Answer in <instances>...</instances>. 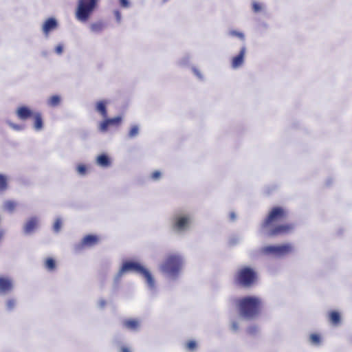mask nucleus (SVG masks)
<instances>
[{
    "label": "nucleus",
    "instance_id": "f257e3e1",
    "mask_svg": "<svg viewBox=\"0 0 352 352\" xmlns=\"http://www.w3.org/2000/svg\"><path fill=\"white\" fill-rule=\"evenodd\" d=\"M287 217L288 212L284 208L273 207L262 222L261 229L269 236L287 234L294 228L293 223H283Z\"/></svg>",
    "mask_w": 352,
    "mask_h": 352
},
{
    "label": "nucleus",
    "instance_id": "f03ea898",
    "mask_svg": "<svg viewBox=\"0 0 352 352\" xmlns=\"http://www.w3.org/2000/svg\"><path fill=\"white\" fill-rule=\"evenodd\" d=\"M237 305L242 317L252 318L260 313L262 302L256 297L247 296L239 299Z\"/></svg>",
    "mask_w": 352,
    "mask_h": 352
},
{
    "label": "nucleus",
    "instance_id": "7ed1b4c3",
    "mask_svg": "<svg viewBox=\"0 0 352 352\" xmlns=\"http://www.w3.org/2000/svg\"><path fill=\"white\" fill-rule=\"evenodd\" d=\"M129 271H134L142 274L145 278L148 285L150 287H154L155 282L152 275L146 269H145L138 263L132 261H126L124 263L118 272V276H121L124 272Z\"/></svg>",
    "mask_w": 352,
    "mask_h": 352
},
{
    "label": "nucleus",
    "instance_id": "20e7f679",
    "mask_svg": "<svg viewBox=\"0 0 352 352\" xmlns=\"http://www.w3.org/2000/svg\"><path fill=\"white\" fill-rule=\"evenodd\" d=\"M98 0H78L76 17L80 21H87L97 6Z\"/></svg>",
    "mask_w": 352,
    "mask_h": 352
},
{
    "label": "nucleus",
    "instance_id": "39448f33",
    "mask_svg": "<svg viewBox=\"0 0 352 352\" xmlns=\"http://www.w3.org/2000/svg\"><path fill=\"white\" fill-rule=\"evenodd\" d=\"M182 266V259L177 254H169L161 266L163 272L170 276H176Z\"/></svg>",
    "mask_w": 352,
    "mask_h": 352
},
{
    "label": "nucleus",
    "instance_id": "423d86ee",
    "mask_svg": "<svg viewBox=\"0 0 352 352\" xmlns=\"http://www.w3.org/2000/svg\"><path fill=\"white\" fill-rule=\"evenodd\" d=\"M256 272L248 267L239 270L235 276L236 283L243 287H250L256 281Z\"/></svg>",
    "mask_w": 352,
    "mask_h": 352
},
{
    "label": "nucleus",
    "instance_id": "0eeeda50",
    "mask_svg": "<svg viewBox=\"0 0 352 352\" xmlns=\"http://www.w3.org/2000/svg\"><path fill=\"white\" fill-rule=\"evenodd\" d=\"M292 250V245L288 243L281 245H267L263 247L261 250L262 252L265 254L277 256L287 254L290 253Z\"/></svg>",
    "mask_w": 352,
    "mask_h": 352
},
{
    "label": "nucleus",
    "instance_id": "6e6552de",
    "mask_svg": "<svg viewBox=\"0 0 352 352\" xmlns=\"http://www.w3.org/2000/svg\"><path fill=\"white\" fill-rule=\"evenodd\" d=\"M100 241V238L97 235L87 234L85 236L80 243L78 245L79 249L89 248L97 245Z\"/></svg>",
    "mask_w": 352,
    "mask_h": 352
},
{
    "label": "nucleus",
    "instance_id": "1a4fd4ad",
    "mask_svg": "<svg viewBox=\"0 0 352 352\" xmlns=\"http://www.w3.org/2000/svg\"><path fill=\"white\" fill-rule=\"evenodd\" d=\"M245 54V47H243L239 54L234 56L232 59L231 65L232 67L234 69H236L239 67H241L244 61V57Z\"/></svg>",
    "mask_w": 352,
    "mask_h": 352
},
{
    "label": "nucleus",
    "instance_id": "9d476101",
    "mask_svg": "<svg viewBox=\"0 0 352 352\" xmlns=\"http://www.w3.org/2000/svg\"><path fill=\"white\" fill-rule=\"evenodd\" d=\"M34 112H33L28 107L22 106L17 109L16 116L21 120H27L32 117Z\"/></svg>",
    "mask_w": 352,
    "mask_h": 352
},
{
    "label": "nucleus",
    "instance_id": "9b49d317",
    "mask_svg": "<svg viewBox=\"0 0 352 352\" xmlns=\"http://www.w3.org/2000/svg\"><path fill=\"white\" fill-rule=\"evenodd\" d=\"M38 224V219L34 217H31L30 219H28L27 221V222L25 223V224L24 226V228H23L24 232L26 234L32 233L33 231H34L37 228Z\"/></svg>",
    "mask_w": 352,
    "mask_h": 352
},
{
    "label": "nucleus",
    "instance_id": "f8f14e48",
    "mask_svg": "<svg viewBox=\"0 0 352 352\" xmlns=\"http://www.w3.org/2000/svg\"><path fill=\"white\" fill-rule=\"evenodd\" d=\"M189 223V218L188 217H179L175 219L173 228L175 230H184Z\"/></svg>",
    "mask_w": 352,
    "mask_h": 352
},
{
    "label": "nucleus",
    "instance_id": "ddd939ff",
    "mask_svg": "<svg viewBox=\"0 0 352 352\" xmlns=\"http://www.w3.org/2000/svg\"><path fill=\"white\" fill-rule=\"evenodd\" d=\"M57 27V22L53 18L48 19L43 26V31L45 34L47 35L49 32Z\"/></svg>",
    "mask_w": 352,
    "mask_h": 352
},
{
    "label": "nucleus",
    "instance_id": "4468645a",
    "mask_svg": "<svg viewBox=\"0 0 352 352\" xmlns=\"http://www.w3.org/2000/svg\"><path fill=\"white\" fill-rule=\"evenodd\" d=\"M12 284L10 279L0 277V292L6 293L12 289Z\"/></svg>",
    "mask_w": 352,
    "mask_h": 352
},
{
    "label": "nucleus",
    "instance_id": "2eb2a0df",
    "mask_svg": "<svg viewBox=\"0 0 352 352\" xmlns=\"http://www.w3.org/2000/svg\"><path fill=\"white\" fill-rule=\"evenodd\" d=\"M34 119V127L36 131H40L43 129V122L42 115L40 112H34L32 117Z\"/></svg>",
    "mask_w": 352,
    "mask_h": 352
},
{
    "label": "nucleus",
    "instance_id": "dca6fc26",
    "mask_svg": "<svg viewBox=\"0 0 352 352\" xmlns=\"http://www.w3.org/2000/svg\"><path fill=\"white\" fill-rule=\"evenodd\" d=\"M97 164L103 167H107L110 166L111 161L109 157L105 154H102L97 157Z\"/></svg>",
    "mask_w": 352,
    "mask_h": 352
},
{
    "label": "nucleus",
    "instance_id": "f3484780",
    "mask_svg": "<svg viewBox=\"0 0 352 352\" xmlns=\"http://www.w3.org/2000/svg\"><path fill=\"white\" fill-rule=\"evenodd\" d=\"M329 321L333 325L340 324L341 318L340 314L336 311H331L329 314Z\"/></svg>",
    "mask_w": 352,
    "mask_h": 352
},
{
    "label": "nucleus",
    "instance_id": "a211bd4d",
    "mask_svg": "<svg viewBox=\"0 0 352 352\" xmlns=\"http://www.w3.org/2000/svg\"><path fill=\"white\" fill-rule=\"evenodd\" d=\"M124 326L131 330H135L139 327V322L135 319H129L124 322Z\"/></svg>",
    "mask_w": 352,
    "mask_h": 352
},
{
    "label": "nucleus",
    "instance_id": "6ab92c4d",
    "mask_svg": "<svg viewBox=\"0 0 352 352\" xmlns=\"http://www.w3.org/2000/svg\"><path fill=\"white\" fill-rule=\"evenodd\" d=\"M96 109L103 118H106L107 117L106 104L104 101H99L97 103Z\"/></svg>",
    "mask_w": 352,
    "mask_h": 352
},
{
    "label": "nucleus",
    "instance_id": "aec40b11",
    "mask_svg": "<svg viewBox=\"0 0 352 352\" xmlns=\"http://www.w3.org/2000/svg\"><path fill=\"white\" fill-rule=\"evenodd\" d=\"M16 206H17V204L14 201L8 200V201H5V203L3 204V208L8 212H12L14 210Z\"/></svg>",
    "mask_w": 352,
    "mask_h": 352
},
{
    "label": "nucleus",
    "instance_id": "412c9836",
    "mask_svg": "<svg viewBox=\"0 0 352 352\" xmlns=\"http://www.w3.org/2000/svg\"><path fill=\"white\" fill-rule=\"evenodd\" d=\"M45 267L49 271H53L56 268V262L55 261L50 257L46 258L45 261Z\"/></svg>",
    "mask_w": 352,
    "mask_h": 352
},
{
    "label": "nucleus",
    "instance_id": "4be33fe9",
    "mask_svg": "<svg viewBox=\"0 0 352 352\" xmlns=\"http://www.w3.org/2000/svg\"><path fill=\"white\" fill-rule=\"evenodd\" d=\"M104 29V24L101 22H97L91 25V30L94 32H100Z\"/></svg>",
    "mask_w": 352,
    "mask_h": 352
},
{
    "label": "nucleus",
    "instance_id": "5701e85b",
    "mask_svg": "<svg viewBox=\"0 0 352 352\" xmlns=\"http://www.w3.org/2000/svg\"><path fill=\"white\" fill-rule=\"evenodd\" d=\"M8 188L7 178L5 175L0 174V192L5 191Z\"/></svg>",
    "mask_w": 352,
    "mask_h": 352
},
{
    "label": "nucleus",
    "instance_id": "b1692460",
    "mask_svg": "<svg viewBox=\"0 0 352 352\" xmlns=\"http://www.w3.org/2000/svg\"><path fill=\"white\" fill-rule=\"evenodd\" d=\"M60 98L58 96L54 95L50 98L49 104L52 107H56L60 104Z\"/></svg>",
    "mask_w": 352,
    "mask_h": 352
},
{
    "label": "nucleus",
    "instance_id": "393cba45",
    "mask_svg": "<svg viewBox=\"0 0 352 352\" xmlns=\"http://www.w3.org/2000/svg\"><path fill=\"white\" fill-rule=\"evenodd\" d=\"M138 132H139L138 126L137 125H133L131 126V128L129 132V136L130 138H133L138 134Z\"/></svg>",
    "mask_w": 352,
    "mask_h": 352
},
{
    "label": "nucleus",
    "instance_id": "a878e982",
    "mask_svg": "<svg viewBox=\"0 0 352 352\" xmlns=\"http://www.w3.org/2000/svg\"><path fill=\"white\" fill-rule=\"evenodd\" d=\"M310 340L313 344H318L320 342V336L318 334L313 333L310 336Z\"/></svg>",
    "mask_w": 352,
    "mask_h": 352
},
{
    "label": "nucleus",
    "instance_id": "bb28decb",
    "mask_svg": "<svg viewBox=\"0 0 352 352\" xmlns=\"http://www.w3.org/2000/svg\"><path fill=\"white\" fill-rule=\"evenodd\" d=\"M110 126L107 119H105L103 122H102L100 124V130L102 132H105L108 127Z\"/></svg>",
    "mask_w": 352,
    "mask_h": 352
},
{
    "label": "nucleus",
    "instance_id": "cd10ccee",
    "mask_svg": "<svg viewBox=\"0 0 352 352\" xmlns=\"http://www.w3.org/2000/svg\"><path fill=\"white\" fill-rule=\"evenodd\" d=\"M121 118L119 116L113 118L107 119L110 125H118L121 122Z\"/></svg>",
    "mask_w": 352,
    "mask_h": 352
},
{
    "label": "nucleus",
    "instance_id": "c85d7f7f",
    "mask_svg": "<svg viewBox=\"0 0 352 352\" xmlns=\"http://www.w3.org/2000/svg\"><path fill=\"white\" fill-rule=\"evenodd\" d=\"M229 34L232 36H236L241 40L244 39V35L242 32H238L236 30H231L229 32Z\"/></svg>",
    "mask_w": 352,
    "mask_h": 352
},
{
    "label": "nucleus",
    "instance_id": "c756f323",
    "mask_svg": "<svg viewBox=\"0 0 352 352\" xmlns=\"http://www.w3.org/2000/svg\"><path fill=\"white\" fill-rule=\"evenodd\" d=\"M186 346L189 351H194L197 347V343L194 340H190L187 342Z\"/></svg>",
    "mask_w": 352,
    "mask_h": 352
},
{
    "label": "nucleus",
    "instance_id": "7c9ffc66",
    "mask_svg": "<svg viewBox=\"0 0 352 352\" xmlns=\"http://www.w3.org/2000/svg\"><path fill=\"white\" fill-rule=\"evenodd\" d=\"M76 169H77L78 173L81 175H85L87 172V167L84 164L78 165Z\"/></svg>",
    "mask_w": 352,
    "mask_h": 352
},
{
    "label": "nucleus",
    "instance_id": "2f4dec72",
    "mask_svg": "<svg viewBox=\"0 0 352 352\" xmlns=\"http://www.w3.org/2000/svg\"><path fill=\"white\" fill-rule=\"evenodd\" d=\"M62 222L60 219H56L54 224V230L56 232H58L60 229Z\"/></svg>",
    "mask_w": 352,
    "mask_h": 352
},
{
    "label": "nucleus",
    "instance_id": "473e14b6",
    "mask_svg": "<svg viewBox=\"0 0 352 352\" xmlns=\"http://www.w3.org/2000/svg\"><path fill=\"white\" fill-rule=\"evenodd\" d=\"M252 9L254 12H258L261 10V6L257 2H254L252 3Z\"/></svg>",
    "mask_w": 352,
    "mask_h": 352
},
{
    "label": "nucleus",
    "instance_id": "72a5a7b5",
    "mask_svg": "<svg viewBox=\"0 0 352 352\" xmlns=\"http://www.w3.org/2000/svg\"><path fill=\"white\" fill-rule=\"evenodd\" d=\"M160 176H161V173L159 170L154 171L151 175V177L154 180L158 179L160 177Z\"/></svg>",
    "mask_w": 352,
    "mask_h": 352
},
{
    "label": "nucleus",
    "instance_id": "f704fd0d",
    "mask_svg": "<svg viewBox=\"0 0 352 352\" xmlns=\"http://www.w3.org/2000/svg\"><path fill=\"white\" fill-rule=\"evenodd\" d=\"M15 305V300L13 299H10L7 302V306L9 309H12Z\"/></svg>",
    "mask_w": 352,
    "mask_h": 352
},
{
    "label": "nucleus",
    "instance_id": "c9c22d12",
    "mask_svg": "<svg viewBox=\"0 0 352 352\" xmlns=\"http://www.w3.org/2000/svg\"><path fill=\"white\" fill-rule=\"evenodd\" d=\"M120 4L123 8H128L129 6V2L128 0H120Z\"/></svg>",
    "mask_w": 352,
    "mask_h": 352
},
{
    "label": "nucleus",
    "instance_id": "e433bc0d",
    "mask_svg": "<svg viewBox=\"0 0 352 352\" xmlns=\"http://www.w3.org/2000/svg\"><path fill=\"white\" fill-rule=\"evenodd\" d=\"M55 51L57 54H60L63 52L62 45H57L55 48Z\"/></svg>",
    "mask_w": 352,
    "mask_h": 352
},
{
    "label": "nucleus",
    "instance_id": "4c0bfd02",
    "mask_svg": "<svg viewBox=\"0 0 352 352\" xmlns=\"http://www.w3.org/2000/svg\"><path fill=\"white\" fill-rule=\"evenodd\" d=\"M120 352H131L130 349L126 346H122L121 348Z\"/></svg>",
    "mask_w": 352,
    "mask_h": 352
},
{
    "label": "nucleus",
    "instance_id": "58836bf2",
    "mask_svg": "<svg viewBox=\"0 0 352 352\" xmlns=\"http://www.w3.org/2000/svg\"><path fill=\"white\" fill-rule=\"evenodd\" d=\"M115 14H116V16L117 20H118V21H120V18H121V14H120V12H119V11H116V12H115Z\"/></svg>",
    "mask_w": 352,
    "mask_h": 352
},
{
    "label": "nucleus",
    "instance_id": "ea45409f",
    "mask_svg": "<svg viewBox=\"0 0 352 352\" xmlns=\"http://www.w3.org/2000/svg\"><path fill=\"white\" fill-rule=\"evenodd\" d=\"M3 236V232L2 231H0V241L2 239Z\"/></svg>",
    "mask_w": 352,
    "mask_h": 352
},
{
    "label": "nucleus",
    "instance_id": "a19ab883",
    "mask_svg": "<svg viewBox=\"0 0 352 352\" xmlns=\"http://www.w3.org/2000/svg\"><path fill=\"white\" fill-rule=\"evenodd\" d=\"M254 331H255V329H254V328H251V329H250V331L251 333H252V332H253Z\"/></svg>",
    "mask_w": 352,
    "mask_h": 352
},
{
    "label": "nucleus",
    "instance_id": "79ce46f5",
    "mask_svg": "<svg viewBox=\"0 0 352 352\" xmlns=\"http://www.w3.org/2000/svg\"><path fill=\"white\" fill-rule=\"evenodd\" d=\"M13 127H14V129H19V126H14V125H13Z\"/></svg>",
    "mask_w": 352,
    "mask_h": 352
},
{
    "label": "nucleus",
    "instance_id": "37998d69",
    "mask_svg": "<svg viewBox=\"0 0 352 352\" xmlns=\"http://www.w3.org/2000/svg\"><path fill=\"white\" fill-rule=\"evenodd\" d=\"M104 304H105V302H102V306H103Z\"/></svg>",
    "mask_w": 352,
    "mask_h": 352
}]
</instances>
